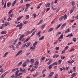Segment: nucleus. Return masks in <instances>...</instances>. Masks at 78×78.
I'll return each mask as SVG.
<instances>
[{
  "mask_svg": "<svg viewBox=\"0 0 78 78\" xmlns=\"http://www.w3.org/2000/svg\"><path fill=\"white\" fill-rule=\"evenodd\" d=\"M37 67H38V66H36V65L34 66L33 67L32 69V70H31V72L34 71V70H36V69H37Z\"/></svg>",
  "mask_w": 78,
  "mask_h": 78,
  "instance_id": "f257e3e1",
  "label": "nucleus"
},
{
  "mask_svg": "<svg viewBox=\"0 0 78 78\" xmlns=\"http://www.w3.org/2000/svg\"><path fill=\"white\" fill-rule=\"evenodd\" d=\"M64 35L63 34H62L60 36V37L58 38V40L59 41H61L62 39H63V36Z\"/></svg>",
  "mask_w": 78,
  "mask_h": 78,
  "instance_id": "f03ea898",
  "label": "nucleus"
},
{
  "mask_svg": "<svg viewBox=\"0 0 78 78\" xmlns=\"http://www.w3.org/2000/svg\"><path fill=\"white\" fill-rule=\"evenodd\" d=\"M54 74V72H51L49 75L48 77V78H50V77H51L53 75V74Z\"/></svg>",
  "mask_w": 78,
  "mask_h": 78,
  "instance_id": "7ed1b4c3",
  "label": "nucleus"
},
{
  "mask_svg": "<svg viewBox=\"0 0 78 78\" xmlns=\"http://www.w3.org/2000/svg\"><path fill=\"white\" fill-rule=\"evenodd\" d=\"M7 32L6 30H4L1 32V34H6Z\"/></svg>",
  "mask_w": 78,
  "mask_h": 78,
  "instance_id": "20e7f679",
  "label": "nucleus"
},
{
  "mask_svg": "<svg viewBox=\"0 0 78 78\" xmlns=\"http://www.w3.org/2000/svg\"><path fill=\"white\" fill-rule=\"evenodd\" d=\"M11 48H12V50H16V47L14 46L13 45H11L10 46Z\"/></svg>",
  "mask_w": 78,
  "mask_h": 78,
  "instance_id": "39448f33",
  "label": "nucleus"
},
{
  "mask_svg": "<svg viewBox=\"0 0 78 78\" xmlns=\"http://www.w3.org/2000/svg\"><path fill=\"white\" fill-rule=\"evenodd\" d=\"M24 37V35H22L20 37L19 41H21L22 39H23Z\"/></svg>",
  "mask_w": 78,
  "mask_h": 78,
  "instance_id": "423d86ee",
  "label": "nucleus"
},
{
  "mask_svg": "<svg viewBox=\"0 0 78 78\" xmlns=\"http://www.w3.org/2000/svg\"><path fill=\"white\" fill-rule=\"evenodd\" d=\"M22 50L20 51H18V53L16 55V56H18V55H19V54H20V53H22Z\"/></svg>",
  "mask_w": 78,
  "mask_h": 78,
  "instance_id": "0eeeda50",
  "label": "nucleus"
},
{
  "mask_svg": "<svg viewBox=\"0 0 78 78\" xmlns=\"http://www.w3.org/2000/svg\"><path fill=\"white\" fill-rule=\"evenodd\" d=\"M45 6H46V7H49L50 6V3H49L46 4H45Z\"/></svg>",
  "mask_w": 78,
  "mask_h": 78,
  "instance_id": "6e6552de",
  "label": "nucleus"
},
{
  "mask_svg": "<svg viewBox=\"0 0 78 78\" xmlns=\"http://www.w3.org/2000/svg\"><path fill=\"white\" fill-rule=\"evenodd\" d=\"M66 25V23H64L61 26V29H63V28L65 27Z\"/></svg>",
  "mask_w": 78,
  "mask_h": 78,
  "instance_id": "1a4fd4ad",
  "label": "nucleus"
},
{
  "mask_svg": "<svg viewBox=\"0 0 78 78\" xmlns=\"http://www.w3.org/2000/svg\"><path fill=\"white\" fill-rule=\"evenodd\" d=\"M27 66V64H26V62H24L22 64V66L23 67H25Z\"/></svg>",
  "mask_w": 78,
  "mask_h": 78,
  "instance_id": "9d476101",
  "label": "nucleus"
},
{
  "mask_svg": "<svg viewBox=\"0 0 78 78\" xmlns=\"http://www.w3.org/2000/svg\"><path fill=\"white\" fill-rule=\"evenodd\" d=\"M16 3V0H15L12 3V6H14L15 4Z\"/></svg>",
  "mask_w": 78,
  "mask_h": 78,
  "instance_id": "9b49d317",
  "label": "nucleus"
},
{
  "mask_svg": "<svg viewBox=\"0 0 78 78\" xmlns=\"http://www.w3.org/2000/svg\"><path fill=\"white\" fill-rule=\"evenodd\" d=\"M17 39H16L14 41V43L12 44L13 45H16V42H17Z\"/></svg>",
  "mask_w": 78,
  "mask_h": 78,
  "instance_id": "f8f14e48",
  "label": "nucleus"
},
{
  "mask_svg": "<svg viewBox=\"0 0 78 78\" xmlns=\"http://www.w3.org/2000/svg\"><path fill=\"white\" fill-rule=\"evenodd\" d=\"M61 25H62V24H59V25L55 28L56 30H57V29H58L59 27L61 26Z\"/></svg>",
  "mask_w": 78,
  "mask_h": 78,
  "instance_id": "ddd939ff",
  "label": "nucleus"
},
{
  "mask_svg": "<svg viewBox=\"0 0 78 78\" xmlns=\"http://www.w3.org/2000/svg\"><path fill=\"white\" fill-rule=\"evenodd\" d=\"M63 19L65 20H66V19H67V16L66 14H65L64 16H63Z\"/></svg>",
  "mask_w": 78,
  "mask_h": 78,
  "instance_id": "4468645a",
  "label": "nucleus"
},
{
  "mask_svg": "<svg viewBox=\"0 0 78 78\" xmlns=\"http://www.w3.org/2000/svg\"><path fill=\"white\" fill-rule=\"evenodd\" d=\"M70 31V28H69L67 30H66L65 32V33H69V32Z\"/></svg>",
  "mask_w": 78,
  "mask_h": 78,
  "instance_id": "2eb2a0df",
  "label": "nucleus"
},
{
  "mask_svg": "<svg viewBox=\"0 0 78 78\" xmlns=\"http://www.w3.org/2000/svg\"><path fill=\"white\" fill-rule=\"evenodd\" d=\"M52 61V59H50L49 60V62H48L47 64H48V65H49V64H51V62Z\"/></svg>",
  "mask_w": 78,
  "mask_h": 78,
  "instance_id": "dca6fc26",
  "label": "nucleus"
},
{
  "mask_svg": "<svg viewBox=\"0 0 78 78\" xmlns=\"http://www.w3.org/2000/svg\"><path fill=\"white\" fill-rule=\"evenodd\" d=\"M30 37H29L28 38H27L26 40H25L24 41V42L25 43V42H27V41H28L29 40H30Z\"/></svg>",
  "mask_w": 78,
  "mask_h": 78,
  "instance_id": "f3484780",
  "label": "nucleus"
},
{
  "mask_svg": "<svg viewBox=\"0 0 78 78\" xmlns=\"http://www.w3.org/2000/svg\"><path fill=\"white\" fill-rule=\"evenodd\" d=\"M38 75V73H37L35 75H34L33 76V77H34V78H35V77H36L37 76V75Z\"/></svg>",
  "mask_w": 78,
  "mask_h": 78,
  "instance_id": "a211bd4d",
  "label": "nucleus"
},
{
  "mask_svg": "<svg viewBox=\"0 0 78 78\" xmlns=\"http://www.w3.org/2000/svg\"><path fill=\"white\" fill-rule=\"evenodd\" d=\"M42 22H43V20H41L39 22V23H37V25H39V24H41V23H42Z\"/></svg>",
  "mask_w": 78,
  "mask_h": 78,
  "instance_id": "6ab92c4d",
  "label": "nucleus"
},
{
  "mask_svg": "<svg viewBox=\"0 0 78 78\" xmlns=\"http://www.w3.org/2000/svg\"><path fill=\"white\" fill-rule=\"evenodd\" d=\"M31 64H33L34 62V59H32L31 60Z\"/></svg>",
  "mask_w": 78,
  "mask_h": 78,
  "instance_id": "aec40b11",
  "label": "nucleus"
},
{
  "mask_svg": "<svg viewBox=\"0 0 78 78\" xmlns=\"http://www.w3.org/2000/svg\"><path fill=\"white\" fill-rule=\"evenodd\" d=\"M11 2H8L7 3V6L8 7H9L10 6V5H11Z\"/></svg>",
  "mask_w": 78,
  "mask_h": 78,
  "instance_id": "412c9836",
  "label": "nucleus"
},
{
  "mask_svg": "<svg viewBox=\"0 0 78 78\" xmlns=\"http://www.w3.org/2000/svg\"><path fill=\"white\" fill-rule=\"evenodd\" d=\"M63 16H62L61 17H60V18H59V20L60 21H61L62 20V19H63Z\"/></svg>",
  "mask_w": 78,
  "mask_h": 78,
  "instance_id": "4be33fe9",
  "label": "nucleus"
},
{
  "mask_svg": "<svg viewBox=\"0 0 78 78\" xmlns=\"http://www.w3.org/2000/svg\"><path fill=\"white\" fill-rule=\"evenodd\" d=\"M8 52H6L5 53L4 55H3V57L5 58V57H6V55H8Z\"/></svg>",
  "mask_w": 78,
  "mask_h": 78,
  "instance_id": "5701e85b",
  "label": "nucleus"
},
{
  "mask_svg": "<svg viewBox=\"0 0 78 78\" xmlns=\"http://www.w3.org/2000/svg\"><path fill=\"white\" fill-rule=\"evenodd\" d=\"M54 29V28H50L48 30V31L49 32H50L51 31H53V30Z\"/></svg>",
  "mask_w": 78,
  "mask_h": 78,
  "instance_id": "b1692460",
  "label": "nucleus"
},
{
  "mask_svg": "<svg viewBox=\"0 0 78 78\" xmlns=\"http://www.w3.org/2000/svg\"><path fill=\"white\" fill-rule=\"evenodd\" d=\"M37 41H36L33 44V46H35V45H36L37 44Z\"/></svg>",
  "mask_w": 78,
  "mask_h": 78,
  "instance_id": "393cba45",
  "label": "nucleus"
},
{
  "mask_svg": "<svg viewBox=\"0 0 78 78\" xmlns=\"http://www.w3.org/2000/svg\"><path fill=\"white\" fill-rule=\"evenodd\" d=\"M44 39V36H43L42 37L39 38V40H43Z\"/></svg>",
  "mask_w": 78,
  "mask_h": 78,
  "instance_id": "a878e982",
  "label": "nucleus"
},
{
  "mask_svg": "<svg viewBox=\"0 0 78 78\" xmlns=\"http://www.w3.org/2000/svg\"><path fill=\"white\" fill-rule=\"evenodd\" d=\"M38 64H39V62H36L34 63L35 66H38Z\"/></svg>",
  "mask_w": 78,
  "mask_h": 78,
  "instance_id": "bb28decb",
  "label": "nucleus"
},
{
  "mask_svg": "<svg viewBox=\"0 0 78 78\" xmlns=\"http://www.w3.org/2000/svg\"><path fill=\"white\" fill-rule=\"evenodd\" d=\"M31 6V4H27L26 5V7H29Z\"/></svg>",
  "mask_w": 78,
  "mask_h": 78,
  "instance_id": "cd10ccee",
  "label": "nucleus"
},
{
  "mask_svg": "<svg viewBox=\"0 0 78 78\" xmlns=\"http://www.w3.org/2000/svg\"><path fill=\"white\" fill-rule=\"evenodd\" d=\"M30 45V43H28L27 44L26 47H29Z\"/></svg>",
  "mask_w": 78,
  "mask_h": 78,
  "instance_id": "c85d7f7f",
  "label": "nucleus"
},
{
  "mask_svg": "<svg viewBox=\"0 0 78 78\" xmlns=\"http://www.w3.org/2000/svg\"><path fill=\"white\" fill-rule=\"evenodd\" d=\"M58 56H59V55H55L53 56V58H58Z\"/></svg>",
  "mask_w": 78,
  "mask_h": 78,
  "instance_id": "c756f323",
  "label": "nucleus"
},
{
  "mask_svg": "<svg viewBox=\"0 0 78 78\" xmlns=\"http://www.w3.org/2000/svg\"><path fill=\"white\" fill-rule=\"evenodd\" d=\"M22 64V61H21L17 65L18 66H20V65H21V64Z\"/></svg>",
  "mask_w": 78,
  "mask_h": 78,
  "instance_id": "7c9ffc66",
  "label": "nucleus"
},
{
  "mask_svg": "<svg viewBox=\"0 0 78 78\" xmlns=\"http://www.w3.org/2000/svg\"><path fill=\"white\" fill-rule=\"evenodd\" d=\"M62 62V60H59L58 62V64H60V63Z\"/></svg>",
  "mask_w": 78,
  "mask_h": 78,
  "instance_id": "2f4dec72",
  "label": "nucleus"
},
{
  "mask_svg": "<svg viewBox=\"0 0 78 78\" xmlns=\"http://www.w3.org/2000/svg\"><path fill=\"white\" fill-rule=\"evenodd\" d=\"M16 70H18V68H15L13 69H12V72H15V71H16Z\"/></svg>",
  "mask_w": 78,
  "mask_h": 78,
  "instance_id": "473e14b6",
  "label": "nucleus"
},
{
  "mask_svg": "<svg viewBox=\"0 0 78 78\" xmlns=\"http://www.w3.org/2000/svg\"><path fill=\"white\" fill-rule=\"evenodd\" d=\"M68 48H69L68 46L66 47L65 48V51H66V50H68Z\"/></svg>",
  "mask_w": 78,
  "mask_h": 78,
  "instance_id": "72a5a7b5",
  "label": "nucleus"
},
{
  "mask_svg": "<svg viewBox=\"0 0 78 78\" xmlns=\"http://www.w3.org/2000/svg\"><path fill=\"white\" fill-rule=\"evenodd\" d=\"M61 58L62 59H65V56L64 55H62L61 56Z\"/></svg>",
  "mask_w": 78,
  "mask_h": 78,
  "instance_id": "f704fd0d",
  "label": "nucleus"
},
{
  "mask_svg": "<svg viewBox=\"0 0 78 78\" xmlns=\"http://www.w3.org/2000/svg\"><path fill=\"white\" fill-rule=\"evenodd\" d=\"M7 25H8L6 23L3 24L2 25V26H3V27H6V26H7Z\"/></svg>",
  "mask_w": 78,
  "mask_h": 78,
  "instance_id": "c9c22d12",
  "label": "nucleus"
},
{
  "mask_svg": "<svg viewBox=\"0 0 78 78\" xmlns=\"http://www.w3.org/2000/svg\"><path fill=\"white\" fill-rule=\"evenodd\" d=\"M40 34H41V31H39L38 33L36 34V35L37 36H38V35H39Z\"/></svg>",
  "mask_w": 78,
  "mask_h": 78,
  "instance_id": "e433bc0d",
  "label": "nucleus"
},
{
  "mask_svg": "<svg viewBox=\"0 0 78 78\" xmlns=\"http://www.w3.org/2000/svg\"><path fill=\"white\" fill-rule=\"evenodd\" d=\"M29 17V15H27L26 16V19H28Z\"/></svg>",
  "mask_w": 78,
  "mask_h": 78,
  "instance_id": "4c0bfd02",
  "label": "nucleus"
},
{
  "mask_svg": "<svg viewBox=\"0 0 78 78\" xmlns=\"http://www.w3.org/2000/svg\"><path fill=\"white\" fill-rule=\"evenodd\" d=\"M45 26V24H44L42 25L41 27V29L44 28Z\"/></svg>",
  "mask_w": 78,
  "mask_h": 78,
  "instance_id": "58836bf2",
  "label": "nucleus"
},
{
  "mask_svg": "<svg viewBox=\"0 0 78 78\" xmlns=\"http://www.w3.org/2000/svg\"><path fill=\"white\" fill-rule=\"evenodd\" d=\"M4 76H5V75L3 74L1 76L0 78H4Z\"/></svg>",
  "mask_w": 78,
  "mask_h": 78,
  "instance_id": "ea45409f",
  "label": "nucleus"
},
{
  "mask_svg": "<svg viewBox=\"0 0 78 78\" xmlns=\"http://www.w3.org/2000/svg\"><path fill=\"white\" fill-rule=\"evenodd\" d=\"M72 5L73 6H74L75 5V2H74V1L72 2Z\"/></svg>",
  "mask_w": 78,
  "mask_h": 78,
  "instance_id": "a19ab883",
  "label": "nucleus"
},
{
  "mask_svg": "<svg viewBox=\"0 0 78 78\" xmlns=\"http://www.w3.org/2000/svg\"><path fill=\"white\" fill-rule=\"evenodd\" d=\"M73 41L74 42H76V39L75 38H74L73 39Z\"/></svg>",
  "mask_w": 78,
  "mask_h": 78,
  "instance_id": "79ce46f5",
  "label": "nucleus"
},
{
  "mask_svg": "<svg viewBox=\"0 0 78 78\" xmlns=\"http://www.w3.org/2000/svg\"><path fill=\"white\" fill-rule=\"evenodd\" d=\"M25 9V8H23V9H21L20 10L19 12H22L23 11V10H24Z\"/></svg>",
  "mask_w": 78,
  "mask_h": 78,
  "instance_id": "37998d69",
  "label": "nucleus"
},
{
  "mask_svg": "<svg viewBox=\"0 0 78 78\" xmlns=\"http://www.w3.org/2000/svg\"><path fill=\"white\" fill-rule=\"evenodd\" d=\"M55 49L57 50H59V48L58 47H56L55 48Z\"/></svg>",
  "mask_w": 78,
  "mask_h": 78,
  "instance_id": "c03bdc74",
  "label": "nucleus"
},
{
  "mask_svg": "<svg viewBox=\"0 0 78 78\" xmlns=\"http://www.w3.org/2000/svg\"><path fill=\"white\" fill-rule=\"evenodd\" d=\"M30 33H31V32L30 31H27V34H26V35L28 36V35L29 34H30Z\"/></svg>",
  "mask_w": 78,
  "mask_h": 78,
  "instance_id": "a18cd8bd",
  "label": "nucleus"
},
{
  "mask_svg": "<svg viewBox=\"0 0 78 78\" xmlns=\"http://www.w3.org/2000/svg\"><path fill=\"white\" fill-rule=\"evenodd\" d=\"M48 67L49 69H51V68H52V67L51 65H49Z\"/></svg>",
  "mask_w": 78,
  "mask_h": 78,
  "instance_id": "49530a36",
  "label": "nucleus"
},
{
  "mask_svg": "<svg viewBox=\"0 0 78 78\" xmlns=\"http://www.w3.org/2000/svg\"><path fill=\"white\" fill-rule=\"evenodd\" d=\"M15 76L16 77H17V76H19V74L15 73Z\"/></svg>",
  "mask_w": 78,
  "mask_h": 78,
  "instance_id": "de8ad7c7",
  "label": "nucleus"
},
{
  "mask_svg": "<svg viewBox=\"0 0 78 78\" xmlns=\"http://www.w3.org/2000/svg\"><path fill=\"white\" fill-rule=\"evenodd\" d=\"M13 13H12L11 14H10L9 15V17H13Z\"/></svg>",
  "mask_w": 78,
  "mask_h": 78,
  "instance_id": "09e8293b",
  "label": "nucleus"
},
{
  "mask_svg": "<svg viewBox=\"0 0 78 78\" xmlns=\"http://www.w3.org/2000/svg\"><path fill=\"white\" fill-rule=\"evenodd\" d=\"M54 64V66H55L56 65H57L58 64V63L56 62H55L53 63Z\"/></svg>",
  "mask_w": 78,
  "mask_h": 78,
  "instance_id": "8fccbe9b",
  "label": "nucleus"
},
{
  "mask_svg": "<svg viewBox=\"0 0 78 78\" xmlns=\"http://www.w3.org/2000/svg\"><path fill=\"white\" fill-rule=\"evenodd\" d=\"M74 50V49L72 48V49L69 50V52H71V51H73V50Z\"/></svg>",
  "mask_w": 78,
  "mask_h": 78,
  "instance_id": "3c124183",
  "label": "nucleus"
},
{
  "mask_svg": "<svg viewBox=\"0 0 78 78\" xmlns=\"http://www.w3.org/2000/svg\"><path fill=\"white\" fill-rule=\"evenodd\" d=\"M26 71H27V70H26V69H24L22 71V72H23V73H25V72H26Z\"/></svg>",
  "mask_w": 78,
  "mask_h": 78,
  "instance_id": "603ef678",
  "label": "nucleus"
},
{
  "mask_svg": "<svg viewBox=\"0 0 78 78\" xmlns=\"http://www.w3.org/2000/svg\"><path fill=\"white\" fill-rule=\"evenodd\" d=\"M72 72H73V71H72V70H70V72H68V73H72Z\"/></svg>",
  "mask_w": 78,
  "mask_h": 78,
  "instance_id": "864d4df0",
  "label": "nucleus"
},
{
  "mask_svg": "<svg viewBox=\"0 0 78 78\" xmlns=\"http://www.w3.org/2000/svg\"><path fill=\"white\" fill-rule=\"evenodd\" d=\"M6 2L5 3L4 5V8H6Z\"/></svg>",
  "mask_w": 78,
  "mask_h": 78,
  "instance_id": "5fc2aeb1",
  "label": "nucleus"
},
{
  "mask_svg": "<svg viewBox=\"0 0 78 78\" xmlns=\"http://www.w3.org/2000/svg\"><path fill=\"white\" fill-rule=\"evenodd\" d=\"M73 70L74 72L76 70V66L73 67Z\"/></svg>",
  "mask_w": 78,
  "mask_h": 78,
  "instance_id": "6e6d98bb",
  "label": "nucleus"
},
{
  "mask_svg": "<svg viewBox=\"0 0 78 78\" xmlns=\"http://www.w3.org/2000/svg\"><path fill=\"white\" fill-rule=\"evenodd\" d=\"M36 30L33 33H32V34L31 35V37H32V36H33L34 34H35V33H36Z\"/></svg>",
  "mask_w": 78,
  "mask_h": 78,
  "instance_id": "4d7b16f0",
  "label": "nucleus"
},
{
  "mask_svg": "<svg viewBox=\"0 0 78 78\" xmlns=\"http://www.w3.org/2000/svg\"><path fill=\"white\" fill-rule=\"evenodd\" d=\"M73 12V10H71L70 11V14H72Z\"/></svg>",
  "mask_w": 78,
  "mask_h": 78,
  "instance_id": "13d9d810",
  "label": "nucleus"
},
{
  "mask_svg": "<svg viewBox=\"0 0 78 78\" xmlns=\"http://www.w3.org/2000/svg\"><path fill=\"white\" fill-rule=\"evenodd\" d=\"M42 60H44L45 59V57L44 56H42L41 57Z\"/></svg>",
  "mask_w": 78,
  "mask_h": 78,
  "instance_id": "bf43d9fd",
  "label": "nucleus"
},
{
  "mask_svg": "<svg viewBox=\"0 0 78 78\" xmlns=\"http://www.w3.org/2000/svg\"><path fill=\"white\" fill-rule=\"evenodd\" d=\"M58 76V74H56L55 75L54 78H57L58 77H57Z\"/></svg>",
  "mask_w": 78,
  "mask_h": 78,
  "instance_id": "052dcab7",
  "label": "nucleus"
},
{
  "mask_svg": "<svg viewBox=\"0 0 78 78\" xmlns=\"http://www.w3.org/2000/svg\"><path fill=\"white\" fill-rule=\"evenodd\" d=\"M0 72H1V73H2V72H3V69H1L0 70Z\"/></svg>",
  "mask_w": 78,
  "mask_h": 78,
  "instance_id": "680f3d73",
  "label": "nucleus"
},
{
  "mask_svg": "<svg viewBox=\"0 0 78 78\" xmlns=\"http://www.w3.org/2000/svg\"><path fill=\"white\" fill-rule=\"evenodd\" d=\"M30 55V52L27 53L26 54V56H28V55Z\"/></svg>",
  "mask_w": 78,
  "mask_h": 78,
  "instance_id": "e2e57ef3",
  "label": "nucleus"
},
{
  "mask_svg": "<svg viewBox=\"0 0 78 78\" xmlns=\"http://www.w3.org/2000/svg\"><path fill=\"white\" fill-rule=\"evenodd\" d=\"M34 46L33 47V49L34 50H35V48H36V46Z\"/></svg>",
  "mask_w": 78,
  "mask_h": 78,
  "instance_id": "0e129e2a",
  "label": "nucleus"
},
{
  "mask_svg": "<svg viewBox=\"0 0 78 78\" xmlns=\"http://www.w3.org/2000/svg\"><path fill=\"white\" fill-rule=\"evenodd\" d=\"M61 34V32H59L57 33V34Z\"/></svg>",
  "mask_w": 78,
  "mask_h": 78,
  "instance_id": "69168bd1",
  "label": "nucleus"
},
{
  "mask_svg": "<svg viewBox=\"0 0 78 78\" xmlns=\"http://www.w3.org/2000/svg\"><path fill=\"white\" fill-rule=\"evenodd\" d=\"M26 44H24L23 45V46H22V47L23 48H24V47H25V46H26Z\"/></svg>",
  "mask_w": 78,
  "mask_h": 78,
  "instance_id": "338daca9",
  "label": "nucleus"
},
{
  "mask_svg": "<svg viewBox=\"0 0 78 78\" xmlns=\"http://www.w3.org/2000/svg\"><path fill=\"white\" fill-rule=\"evenodd\" d=\"M19 72V70H17V71H16L15 73H18Z\"/></svg>",
  "mask_w": 78,
  "mask_h": 78,
  "instance_id": "774afa93",
  "label": "nucleus"
}]
</instances>
